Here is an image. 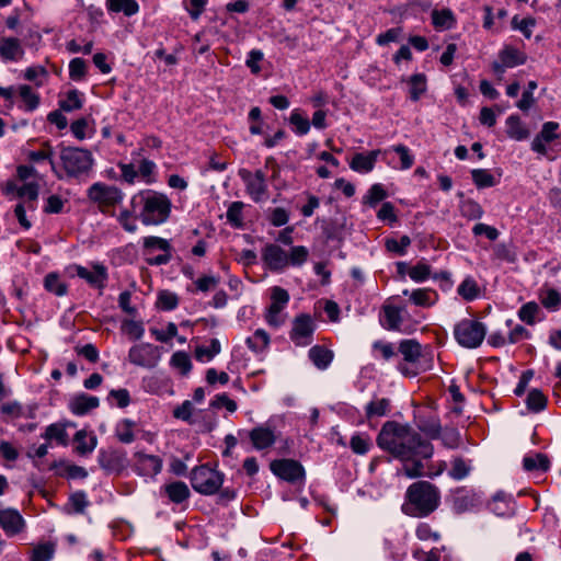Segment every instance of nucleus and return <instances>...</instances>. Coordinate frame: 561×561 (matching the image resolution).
<instances>
[{"label": "nucleus", "mask_w": 561, "mask_h": 561, "mask_svg": "<svg viewBox=\"0 0 561 561\" xmlns=\"http://www.w3.org/2000/svg\"><path fill=\"white\" fill-rule=\"evenodd\" d=\"M377 445L403 462V472L409 478L424 474L423 460L433 455V446L417 432L405 424L386 422L378 436Z\"/></svg>", "instance_id": "obj_1"}, {"label": "nucleus", "mask_w": 561, "mask_h": 561, "mask_svg": "<svg viewBox=\"0 0 561 561\" xmlns=\"http://www.w3.org/2000/svg\"><path fill=\"white\" fill-rule=\"evenodd\" d=\"M130 207L144 225L158 226L170 217L172 204L167 195L144 190L131 196Z\"/></svg>", "instance_id": "obj_2"}, {"label": "nucleus", "mask_w": 561, "mask_h": 561, "mask_svg": "<svg viewBox=\"0 0 561 561\" xmlns=\"http://www.w3.org/2000/svg\"><path fill=\"white\" fill-rule=\"evenodd\" d=\"M438 489L427 481L411 484L405 494L402 511L410 516L424 517L434 512L439 504Z\"/></svg>", "instance_id": "obj_3"}, {"label": "nucleus", "mask_w": 561, "mask_h": 561, "mask_svg": "<svg viewBox=\"0 0 561 561\" xmlns=\"http://www.w3.org/2000/svg\"><path fill=\"white\" fill-rule=\"evenodd\" d=\"M262 261L272 272H283L289 266L302 265L309 255L304 245L291 247L289 251L276 243H268L262 249Z\"/></svg>", "instance_id": "obj_4"}, {"label": "nucleus", "mask_w": 561, "mask_h": 561, "mask_svg": "<svg viewBox=\"0 0 561 561\" xmlns=\"http://www.w3.org/2000/svg\"><path fill=\"white\" fill-rule=\"evenodd\" d=\"M398 351L403 356V362L398 365V369L407 377H415L433 367L432 356L423 352L422 345L416 340H402Z\"/></svg>", "instance_id": "obj_5"}, {"label": "nucleus", "mask_w": 561, "mask_h": 561, "mask_svg": "<svg viewBox=\"0 0 561 561\" xmlns=\"http://www.w3.org/2000/svg\"><path fill=\"white\" fill-rule=\"evenodd\" d=\"M60 170L68 178L87 175L93 164L92 153L83 148L61 146L59 151ZM62 174L61 172H59Z\"/></svg>", "instance_id": "obj_6"}, {"label": "nucleus", "mask_w": 561, "mask_h": 561, "mask_svg": "<svg viewBox=\"0 0 561 561\" xmlns=\"http://www.w3.org/2000/svg\"><path fill=\"white\" fill-rule=\"evenodd\" d=\"M486 335V327L477 319L465 318L454 327V337L465 348L479 347Z\"/></svg>", "instance_id": "obj_7"}, {"label": "nucleus", "mask_w": 561, "mask_h": 561, "mask_svg": "<svg viewBox=\"0 0 561 561\" xmlns=\"http://www.w3.org/2000/svg\"><path fill=\"white\" fill-rule=\"evenodd\" d=\"M88 198L94 203L103 214L113 215L114 207L123 201V192L113 185L102 182L92 184L88 192Z\"/></svg>", "instance_id": "obj_8"}, {"label": "nucleus", "mask_w": 561, "mask_h": 561, "mask_svg": "<svg viewBox=\"0 0 561 561\" xmlns=\"http://www.w3.org/2000/svg\"><path fill=\"white\" fill-rule=\"evenodd\" d=\"M224 482V474L207 465H202L192 470L191 483L193 489L205 495L215 494Z\"/></svg>", "instance_id": "obj_9"}, {"label": "nucleus", "mask_w": 561, "mask_h": 561, "mask_svg": "<svg viewBox=\"0 0 561 561\" xmlns=\"http://www.w3.org/2000/svg\"><path fill=\"white\" fill-rule=\"evenodd\" d=\"M289 302V294L286 289L275 286L271 289V304L267 307L264 319L266 323L274 328H280L286 321V309Z\"/></svg>", "instance_id": "obj_10"}, {"label": "nucleus", "mask_w": 561, "mask_h": 561, "mask_svg": "<svg viewBox=\"0 0 561 561\" xmlns=\"http://www.w3.org/2000/svg\"><path fill=\"white\" fill-rule=\"evenodd\" d=\"M130 467L137 476L154 479L162 471L163 459L159 455L137 450L131 456Z\"/></svg>", "instance_id": "obj_11"}, {"label": "nucleus", "mask_w": 561, "mask_h": 561, "mask_svg": "<svg viewBox=\"0 0 561 561\" xmlns=\"http://www.w3.org/2000/svg\"><path fill=\"white\" fill-rule=\"evenodd\" d=\"M161 359V352L157 345L138 343L128 351V360L135 366L152 369Z\"/></svg>", "instance_id": "obj_12"}, {"label": "nucleus", "mask_w": 561, "mask_h": 561, "mask_svg": "<svg viewBox=\"0 0 561 561\" xmlns=\"http://www.w3.org/2000/svg\"><path fill=\"white\" fill-rule=\"evenodd\" d=\"M239 176L244 182L247 193L253 202L261 203L267 201L268 187L266 175L262 170H256L253 173L247 169H241Z\"/></svg>", "instance_id": "obj_13"}, {"label": "nucleus", "mask_w": 561, "mask_h": 561, "mask_svg": "<svg viewBox=\"0 0 561 561\" xmlns=\"http://www.w3.org/2000/svg\"><path fill=\"white\" fill-rule=\"evenodd\" d=\"M316 323L311 316L301 313L293 320L289 337L296 346H308L313 340Z\"/></svg>", "instance_id": "obj_14"}, {"label": "nucleus", "mask_w": 561, "mask_h": 561, "mask_svg": "<svg viewBox=\"0 0 561 561\" xmlns=\"http://www.w3.org/2000/svg\"><path fill=\"white\" fill-rule=\"evenodd\" d=\"M394 300V297L387 299L381 308L380 323L389 331H400L407 314V308Z\"/></svg>", "instance_id": "obj_15"}, {"label": "nucleus", "mask_w": 561, "mask_h": 561, "mask_svg": "<svg viewBox=\"0 0 561 561\" xmlns=\"http://www.w3.org/2000/svg\"><path fill=\"white\" fill-rule=\"evenodd\" d=\"M271 471L278 478L296 482L305 477L304 467L294 459H277L270 463Z\"/></svg>", "instance_id": "obj_16"}, {"label": "nucleus", "mask_w": 561, "mask_h": 561, "mask_svg": "<svg viewBox=\"0 0 561 561\" xmlns=\"http://www.w3.org/2000/svg\"><path fill=\"white\" fill-rule=\"evenodd\" d=\"M382 159L393 169L408 170L414 163V156L404 145H394L383 150Z\"/></svg>", "instance_id": "obj_17"}, {"label": "nucleus", "mask_w": 561, "mask_h": 561, "mask_svg": "<svg viewBox=\"0 0 561 561\" xmlns=\"http://www.w3.org/2000/svg\"><path fill=\"white\" fill-rule=\"evenodd\" d=\"M73 270L77 276L94 288H103L107 279V268L101 263H91L87 266L75 265Z\"/></svg>", "instance_id": "obj_18"}, {"label": "nucleus", "mask_w": 561, "mask_h": 561, "mask_svg": "<svg viewBox=\"0 0 561 561\" xmlns=\"http://www.w3.org/2000/svg\"><path fill=\"white\" fill-rule=\"evenodd\" d=\"M0 527L8 537H13L24 531L26 522L18 510L0 508Z\"/></svg>", "instance_id": "obj_19"}, {"label": "nucleus", "mask_w": 561, "mask_h": 561, "mask_svg": "<svg viewBox=\"0 0 561 561\" xmlns=\"http://www.w3.org/2000/svg\"><path fill=\"white\" fill-rule=\"evenodd\" d=\"M248 437L252 447L256 450L271 448L277 440V434L274 428L267 424H261L248 432Z\"/></svg>", "instance_id": "obj_20"}, {"label": "nucleus", "mask_w": 561, "mask_h": 561, "mask_svg": "<svg viewBox=\"0 0 561 561\" xmlns=\"http://www.w3.org/2000/svg\"><path fill=\"white\" fill-rule=\"evenodd\" d=\"M159 494L173 504H182L190 497V489L183 481H170L160 486Z\"/></svg>", "instance_id": "obj_21"}, {"label": "nucleus", "mask_w": 561, "mask_h": 561, "mask_svg": "<svg viewBox=\"0 0 561 561\" xmlns=\"http://www.w3.org/2000/svg\"><path fill=\"white\" fill-rule=\"evenodd\" d=\"M559 124L556 122H547L542 125L540 133L534 138L531 149L540 154L547 153V144L559 138Z\"/></svg>", "instance_id": "obj_22"}, {"label": "nucleus", "mask_w": 561, "mask_h": 561, "mask_svg": "<svg viewBox=\"0 0 561 561\" xmlns=\"http://www.w3.org/2000/svg\"><path fill=\"white\" fill-rule=\"evenodd\" d=\"M383 150L376 149L366 153H356L350 162V168L357 173H369L374 170L379 156Z\"/></svg>", "instance_id": "obj_23"}, {"label": "nucleus", "mask_w": 561, "mask_h": 561, "mask_svg": "<svg viewBox=\"0 0 561 561\" xmlns=\"http://www.w3.org/2000/svg\"><path fill=\"white\" fill-rule=\"evenodd\" d=\"M24 48L21 41L15 37H2L0 39V57L4 61H19L24 57Z\"/></svg>", "instance_id": "obj_24"}, {"label": "nucleus", "mask_w": 561, "mask_h": 561, "mask_svg": "<svg viewBox=\"0 0 561 561\" xmlns=\"http://www.w3.org/2000/svg\"><path fill=\"white\" fill-rule=\"evenodd\" d=\"M402 294L409 296L413 305L423 308H430L438 300V294L432 288H416L412 291L404 289Z\"/></svg>", "instance_id": "obj_25"}, {"label": "nucleus", "mask_w": 561, "mask_h": 561, "mask_svg": "<svg viewBox=\"0 0 561 561\" xmlns=\"http://www.w3.org/2000/svg\"><path fill=\"white\" fill-rule=\"evenodd\" d=\"M54 149L48 141H44L38 150H32L27 152V159L32 162H41L48 160L51 167V171L57 178L62 179L64 174L59 173V169L53 160Z\"/></svg>", "instance_id": "obj_26"}, {"label": "nucleus", "mask_w": 561, "mask_h": 561, "mask_svg": "<svg viewBox=\"0 0 561 561\" xmlns=\"http://www.w3.org/2000/svg\"><path fill=\"white\" fill-rule=\"evenodd\" d=\"M99 405V399L89 394L75 397L70 403V411L76 415H83Z\"/></svg>", "instance_id": "obj_27"}, {"label": "nucleus", "mask_w": 561, "mask_h": 561, "mask_svg": "<svg viewBox=\"0 0 561 561\" xmlns=\"http://www.w3.org/2000/svg\"><path fill=\"white\" fill-rule=\"evenodd\" d=\"M76 443V450L80 455L91 454L96 445L98 438L94 433H88L84 430L78 431L73 438Z\"/></svg>", "instance_id": "obj_28"}, {"label": "nucleus", "mask_w": 561, "mask_h": 561, "mask_svg": "<svg viewBox=\"0 0 561 561\" xmlns=\"http://www.w3.org/2000/svg\"><path fill=\"white\" fill-rule=\"evenodd\" d=\"M105 5L108 12H122L126 16H133L139 12V4L136 0H106Z\"/></svg>", "instance_id": "obj_29"}, {"label": "nucleus", "mask_w": 561, "mask_h": 561, "mask_svg": "<svg viewBox=\"0 0 561 561\" xmlns=\"http://www.w3.org/2000/svg\"><path fill=\"white\" fill-rule=\"evenodd\" d=\"M137 424L129 420H121L115 426V435L121 443L130 444L136 439Z\"/></svg>", "instance_id": "obj_30"}, {"label": "nucleus", "mask_w": 561, "mask_h": 561, "mask_svg": "<svg viewBox=\"0 0 561 561\" xmlns=\"http://www.w3.org/2000/svg\"><path fill=\"white\" fill-rule=\"evenodd\" d=\"M472 469V461L461 456L453 457L450 461V470L448 474L454 480H462L467 478Z\"/></svg>", "instance_id": "obj_31"}, {"label": "nucleus", "mask_w": 561, "mask_h": 561, "mask_svg": "<svg viewBox=\"0 0 561 561\" xmlns=\"http://www.w3.org/2000/svg\"><path fill=\"white\" fill-rule=\"evenodd\" d=\"M308 356L319 369L328 368L333 359V353L320 345L312 346L308 352Z\"/></svg>", "instance_id": "obj_32"}, {"label": "nucleus", "mask_w": 561, "mask_h": 561, "mask_svg": "<svg viewBox=\"0 0 561 561\" xmlns=\"http://www.w3.org/2000/svg\"><path fill=\"white\" fill-rule=\"evenodd\" d=\"M390 400L387 398H374L365 407V414L368 420L374 417H381L389 413Z\"/></svg>", "instance_id": "obj_33"}, {"label": "nucleus", "mask_w": 561, "mask_h": 561, "mask_svg": "<svg viewBox=\"0 0 561 561\" xmlns=\"http://www.w3.org/2000/svg\"><path fill=\"white\" fill-rule=\"evenodd\" d=\"M507 136L515 140H524L529 136L528 129L524 126L520 118L516 115H511L506 119Z\"/></svg>", "instance_id": "obj_34"}, {"label": "nucleus", "mask_w": 561, "mask_h": 561, "mask_svg": "<svg viewBox=\"0 0 561 561\" xmlns=\"http://www.w3.org/2000/svg\"><path fill=\"white\" fill-rule=\"evenodd\" d=\"M409 94L412 101H419L427 89V80L424 73H415L408 80Z\"/></svg>", "instance_id": "obj_35"}, {"label": "nucleus", "mask_w": 561, "mask_h": 561, "mask_svg": "<svg viewBox=\"0 0 561 561\" xmlns=\"http://www.w3.org/2000/svg\"><path fill=\"white\" fill-rule=\"evenodd\" d=\"M221 351L220 343L217 339L210 340L209 345H201L195 348V358L198 362H210Z\"/></svg>", "instance_id": "obj_36"}, {"label": "nucleus", "mask_w": 561, "mask_h": 561, "mask_svg": "<svg viewBox=\"0 0 561 561\" xmlns=\"http://www.w3.org/2000/svg\"><path fill=\"white\" fill-rule=\"evenodd\" d=\"M245 342L251 351L262 353L268 347L270 335L263 329H257Z\"/></svg>", "instance_id": "obj_37"}, {"label": "nucleus", "mask_w": 561, "mask_h": 561, "mask_svg": "<svg viewBox=\"0 0 561 561\" xmlns=\"http://www.w3.org/2000/svg\"><path fill=\"white\" fill-rule=\"evenodd\" d=\"M23 79L33 82L36 87H43L48 79V71L44 66L34 65L23 71Z\"/></svg>", "instance_id": "obj_38"}, {"label": "nucleus", "mask_w": 561, "mask_h": 561, "mask_svg": "<svg viewBox=\"0 0 561 561\" xmlns=\"http://www.w3.org/2000/svg\"><path fill=\"white\" fill-rule=\"evenodd\" d=\"M500 59L503 67L513 68L518 65H523L526 60L525 55L516 48L505 47L500 53Z\"/></svg>", "instance_id": "obj_39"}, {"label": "nucleus", "mask_w": 561, "mask_h": 561, "mask_svg": "<svg viewBox=\"0 0 561 561\" xmlns=\"http://www.w3.org/2000/svg\"><path fill=\"white\" fill-rule=\"evenodd\" d=\"M18 93L23 102L25 111H34L39 105V95L27 84L18 88Z\"/></svg>", "instance_id": "obj_40"}, {"label": "nucleus", "mask_w": 561, "mask_h": 561, "mask_svg": "<svg viewBox=\"0 0 561 561\" xmlns=\"http://www.w3.org/2000/svg\"><path fill=\"white\" fill-rule=\"evenodd\" d=\"M523 466L527 471H546L549 468V459L542 454H529L524 457Z\"/></svg>", "instance_id": "obj_41"}, {"label": "nucleus", "mask_w": 561, "mask_h": 561, "mask_svg": "<svg viewBox=\"0 0 561 561\" xmlns=\"http://www.w3.org/2000/svg\"><path fill=\"white\" fill-rule=\"evenodd\" d=\"M473 183L479 188L492 187L497 184L496 178L485 169H474L471 171Z\"/></svg>", "instance_id": "obj_42"}, {"label": "nucleus", "mask_w": 561, "mask_h": 561, "mask_svg": "<svg viewBox=\"0 0 561 561\" xmlns=\"http://www.w3.org/2000/svg\"><path fill=\"white\" fill-rule=\"evenodd\" d=\"M432 21L436 28L449 30L455 25V18L450 10H434L432 12Z\"/></svg>", "instance_id": "obj_43"}, {"label": "nucleus", "mask_w": 561, "mask_h": 561, "mask_svg": "<svg viewBox=\"0 0 561 561\" xmlns=\"http://www.w3.org/2000/svg\"><path fill=\"white\" fill-rule=\"evenodd\" d=\"M0 412L7 421L27 416L24 407L18 401H9L3 403L0 407Z\"/></svg>", "instance_id": "obj_44"}, {"label": "nucleus", "mask_w": 561, "mask_h": 561, "mask_svg": "<svg viewBox=\"0 0 561 561\" xmlns=\"http://www.w3.org/2000/svg\"><path fill=\"white\" fill-rule=\"evenodd\" d=\"M396 347L392 343L386 341H376L373 343V356L376 359L390 360L396 356Z\"/></svg>", "instance_id": "obj_45"}, {"label": "nucleus", "mask_w": 561, "mask_h": 561, "mask_svg": "<svg viewBox=\"0 0 561 561\" xmlns=\"http://www.w3.org/2000/svg\"><path fill=\"white\" fill-rule=\"evenodd\" d=\"M59 105L66 112L79 110L83 105V94L78 90H70L66 98L59 102Z\"/></svg>", "instance_id": "obj_46"}, {"label": "nucleus", "mask_w": 561, "mask_h": 561, "mask_svg": "<svg viewBox=\"0 0 561 561\" xmlns=\"http://www.w3.org/2000/svg\"><path fill=\"white\" fill-rule=\"evenodd\" d=\"M457 293L465 300L471 301L479 296L480 290H479V286H478L477 282L471 277H467L458 286Z\"/></svg>", "instance_id": "obj_47"}, {"label": "nucleus", "mask_w": 561, "mask_h": 561, "mask_svg": "<svg viewBox=\"0 0 561 561\" xmlns=\"http://www.w3.org/2000/svg\"><path fill=\"white\" fill-rule=\"evenodd\" d=\"M459 208L461 215L471 220L480 219L484 213L481 205L470 198L462 201Z\"/></svg>", "instance_id": "obj_48"}, {"label": "nucleus", "mask_w": 561, "mask_h": 561, "mask_svg": "<svg viewBox=\"0 0 561 561\" xmlns=\"http://www.w3.org/2000/svg\"><path fill=\"white\" fill-rule=\"evenodd\" d=\"M373 446L371 439L366 434H355L350 440V447L357 455L367 454Z\"/></svg>", "instance_id": "obj_49"}, {"label": "nucleus", "mask_w": 561, "mask_h": 561, "mask_svg": "<svg viewBox=\"0 0 561 561\" xmlns=\"http://www.w3.org/2000/svg\"><path fill=\"white\" fill-rule=\"evenodd\" d=\"M289 123L293 126L294 131L299 136L306 135L310 130L309 119L302 116L299 110H294L290 113Z\"/></svg>", "instance_id": "obj_50"}, {"label": "nucleus", "mask_w": 561, "mask_h": 561, "mask_svg": "<svg viewBox=\"0 0 561 561\" xmlns=\"http://www.w3.org/2000/svg\"><path fill=\"white\" fill-rule=\"evenodd\" d=\"M511 25L514 30L519 31L526 38H530L536 25V20L531 16L520 19L518 15H514Z\"/></svg>", "instance_id": "obj_51"}, {"label": "nucleus", "mask_w": 561, "mask_h": 561, "mask_svg": "<svg viewBox=\"0 0 561 561\" xmlns=\"http://www.w3.org/2000/svg\"><path fill=\"white\" fill-rule=\"evenodd\" d=\"M56 546L53 542H44L35 546L32 551L31 561H49L55 553Z\"/></svg>", "instance_id": "obj_52"}, {"label": "nucleus", "mask_w": 561, "mask_h": 561, "mask_svg": "<svg viewBox=\"0 0 561 561\" xmlns=\"http://www.w3.org/2000/svg\"><path fill=\"white\" fill-rule=\"evenodd\" d=\"M44 286L48 291L57 296H64L67 293L66 284L60 279L59 275L56 273H49L46 275Z\"/></svg>", "instance_id": "obj_53"}, {"label": "nucleus", "mask_w": 561, "mask_h": 561, "mask_svg": "<svg viewBox=\"0 0 561 561\" xmlns=\"http://www.w3.org/2000/svg\"><path fill=\"white\" fill-rule=\"evenodd\" d=\"M99 462L104 469L116 470L121 466L122 457L115 450H101L99 454Z\"/></svg>", "instance_id": "obj_54"}, {"label": "nucleus", "mask_w": 561, "mask_h": 561, "mask_svg": "<svg viewBox=\"0 0 561 561\" xmlns=\"http://www.w3.org/2000/svg\"><path fill=\"white\" fill-rule=\"evenodd\" d=\"M410 244L411 239L408 236H402L400 239L388 238L385 240L386 249L398 255H404Z\"/></svg>", "instance_id": "obj_55"}, {"label": "nucleus", "mask_w": 561, "mask_h": 561, "mask_svg": "<svg viewBox=\"0 0 561 561\" xmlns=\"http://www.w3.org/2000/svg\"><path fill=\"white\" fill-rule=\"evenodd\" d=\"M44 438L47 440H56L60 445H67L68 435L66 428L61 424H50L47 426Z\"/></svg>", "instance_id": "obj_56"}, {"label": "nucleus", "mask_w": 561, "mask_h": 561, "mask_svg": "<svg viewBox=\"0 0 561 561\" xmlns=\"http://www.w3.org/2000/svg\"><path fill=\"white\" fill-rule=\"evenodd\" d=\"M170 364L182 375H187L192 368L191 358L185 352H175L171 357Z\"/></svg>", "instance_id": "obj_57"}, {"label": "nucleus", "mask_w": 561, "mask_h": 561, "mask_svg": "<svg viewBox=\"0 0 561 561\" xmlns=\"http://www.w3.org/2000/svg\"><path fill=\"white\" fill-rule=\"evenodd\" d=\"M179 305V297L176 294L169 291V290H162L158 295L157 306L161 310L170 311L178 307Z\"/></svg>", "instance_id": "obj_58"}, {"label": "nucleus", "mask_w": 561, "mask_h": 561, "mask_svg": "<svg viewBox=\"0 0 561 561\" xmlns=\"http://www.w3.org/2000/svg\"><path fill=\"white\" fill-rule=\"evenodd\" d=\"M38 196V185L36 183H24L18 188V197L25 199L30 208H34V203Z\"/></svg>", "instance_id": "obj_59"}, {"label": "nucleus", "mask_w": 561, "mask_h": 561, "mask_svg": "<svg viewBox=\"0 0 561 561\" xmlns=\"http://www.w3.org/2000/svg\"><path fill=\"white\" fill-rule=\"evenodd\" d=\"M122 332L131 340H140L145 333V328L141 322L129 319L123 321Z\"/></svg>", "instance_id": "obj_60"}, {"label": "nucleus", "mask_w": 561, "mask_h": 561, "mask_svg": "<svg viewBox=\"0 0 561 561\" xmlns=\"http://www.w3.org/2000/svg\"><path fill=\"white\" fill-rule=\"evenodd\" d=\"M139 219L136 214L133 213V208L124 209L117 217L121 226L128 232H135L138 229L137 220Z\"/></svg>", "instance_id": "obj_61"}, {"label": "nucleus", "mask_w": 561, "mask_h": 561, "mask_svg": "<svg viewBox=\"0 0 561 561\" xmlns=\"http://www.w3.org/2000/svg\"><path fill=\"white\" fill-rule=\"evenodd\" d=\"M409 277L415 283H422L431 276V266L424 262H419L408 271Z\"/></svg>", "instance_id": "obj_62"}, {"label": "nucleus", "mask_w": 561, "mask_h": 561, "mask_svg": "<svg viewBox=\"0 0 561 561\" xmlns=\"http://www.w3.org/2000/svg\"><path fill=\"white\" fill-rule=\"evenodd\" d=\"M244 204L242 202H233L227 210V220L234 227H241L243 224L242 210Z\"/></svg>", "instance_id": "obj_63"}, {"label": "nucleus", "mask_w": 561, "mask_h": 561, "mask_svg": "<svg viewBox=\"0 0 561 561\" xmlns=\"http://www.w3.org/2000/svg\"><path fill=\"white\" fill-rule=\"evenodd\" d=\"M541 304L550 310H557L561 306V295L556 289H547L540 295Z\"/></svg>", "instance_id": "obj_64"}]
</instances>
